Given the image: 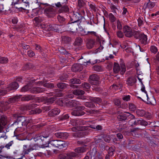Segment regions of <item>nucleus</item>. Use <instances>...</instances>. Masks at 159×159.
Returning a JSON list of instances; mask_svg holds the SVG:
<instances>
[{"instance_id":"obj_1","label":"nucleus","mask_w":159,"mask_h":159,"mask_svg":"<svg viewBox=\"0 0 159 159\" xmlns=\"http://www.w3.org/2000/svg\"><path fill=\"white\" fill-rule=\"evenodd\" d=\"M42 28L47 31H54L56 32H59L61 26L57 25H52L50 24H42L41 25Z\"/></svg>"},{"instance_id":"obj_2","label":"nucleus","mask_w":159,"mask_h":159,"mask_svg":"<svg viewBox=\"0 0 159 159\" xmlns=\"http://www.w3.org/2000/svg\"><path fill=\"white\" fill-rule=\"evenodd\" d=\"M129 117L131 119H134L135 116L129 112H127L118 111L117 118L118 120L120 121L125 120L127 117Z\"/></svg>"},{"instance_id":"obj_3","label":"nucleus","mask_w":159,"mask_h":159,"mask_svg":"<svg viewBox=\"0 0 159 159\" xmlns=\"http://www.w3.org/2000/svg\"><path fill=\"white\" fill-rule=\"evenodd\" d=\"M48 145L50 144L54 147L61 149L64 148H66L67 146V144L65 143L63 141H60L59 140H53L50 141H48Z\"/></svg>"},{"instance_id":"obj_4","label":"nucleus","mask_w":159,"mask_h":159,"mask_svg":"<svg viewBox=\"0 0 159 159\" xmlns=\"http://www.w3.org/2000/svg\"><path fill=\"white\" fill-rule=\"evenodd\" d=\"M123 32L125 35L127 37L130 38L136 34L137 32L133 30L129 26L126 25L123 28Z\"/></svg>"},{"instance_id":"obj_5","label":"nucleus","mask_w":159,"mask_h":159,"mask_svg":"<svg viewBox=\"0 0 159 159\" xmlns=\"http://www.w3.org/2000/svg\"><path fill=\"white\" fill-rule=\"evenodd\" d=\"M68 0H64L65 1L61 4L60 2H58L55 4V5L57 7H61L58 10V12L60 13L64 12H67L69 11V9L68 6L66 5L67 2Z\"/></svg>"},{"instance_id":"obj_6","label":"nucleus","mask_w":159,"mask_h":159,"mask_svg":"<svg viewBox=\"0 0 159 159\" xmlns=\"http://www.w3.org/2000/svg\"><path fill=\"white\" fill-rule=\"evenodd\" d=\"M120 68L119 65L115 63L114 64L113 72L115 73H117L120 70V74L123 75L126 71V67L125 65L123 63L120 64Z\"/></svg>"},{"instance_id":"obj_7","label":"nucleus","mask_w":159,"mask_h":159,"mask_svg":"<svg viewBox=\"0 0 159 159\" xmlns=\"http://www.w3.org/2000/svg\"><path fill=\"white\" fill-rule=\"evenodd\" d=\"M44 13L49 17H53L55 14V11L51 6L47 5L44 8Z\"/></svg>"},{"instance_id":"obj_8","label":"nucleus","mask_w":159,"mask_h":159,"mask_svg":"<svg viewBox=\"0 0 159 159\" xmlns=\"http://www.w3.org/2000/svg\"><path fill=\"white\" fill-rule=\"evenodd\" d=\"M85 107L83 106L77 107L76 109L71 112L72 115L75 116H80L84 115L85 113L82 111L84 109Z\"/></svg>"},{"instance_id":"obj_9","label":"nucleus","mask_w":159,"mask_h":159,"mask_svg":"<svg viewBox=\"0 0 159 159\" xmlns=\"http://www.w3.org/2000/svg\"><path fill=\"white\" fill-rule=\"evenodd\" d=\"M90 81L91 84L93 85H97L100 83V78L96 74H94L89 77Z\"/></svg>"},{"instance_id":"obj_10","label":"nucleus","mask_w":159,"mask_h":159,"mask_svg":"<svg viewBox=\"0 0 159 159\" xmlns=\"http://www.w3.org/2000/svg\"><path fill=\"white\" fill-rule=\"evenodd\" d=\"M82 17L77 12H73L70 17L71 20L74 22H76L81 19Z\"/></svg>"},{"instance_id":"obj_11","label":"nucleus","mask_w":159,"mask_h":159,"mask_svg":"<svg viewBox=\"0 0 159 159\" xmlns=\"http://www.w3.org/2000/svg\"><path fill=\"white\" fill-rule=\"evenodd\" d=\"M17 120L21 123L23 126H26L30 122L29 119L25 118L23 116H19L18 117Z\"/></svg>"},{"instance_id":"obj_12","label":"nucleus","mask_w":159,"mask_h":159,"mask_svg":"<svg viewBox=\"0 0 159 159\" xmlns=\"http://www.w3.org/2000/svg\"><path fill=\"white\" fill-rule=\"evenodd\" d=\"M75 23L72 21V22L69 23L67 25V26L69 28V29L73 32L76 31L79 26L78 24Z\"/></svg>"},{"instance_id":"obj_13","label":"nucleus","mask_w":159,"mask_h":159,"mask_svg":"<svg viewBox=\"0 0 159 159\" xmlns=\"http://www.w3.org/2000/svg\"><path fill=\"white\" fill-rule=\"evenodd\" d=\"M19 87L18 83L16 82L12 83L7 87V91H10L11 90L17 89Z\"/></svg>"},{"instance_id":"obj_14","label":"nucleus","mask_w":159,"mask_h":159,"mask_svg":"<svg viewBox=\"0 0 159 159\" xmlns=\"http://www.w3.org/2000/svg\"><path fill=\"white\" fill-rule=\"evenodd\" d=\"M139 39L140 42L143 44H146L147 43V37L146 35L142 34L139 35Z\"/></svg>"},{"instance_id":"obj_15","label":"nucleus","mask_w":159,"mask_h":159,"mask_svg":"<svg viewBox=\"0 0 159 159\" xmlns=\"http://www.w3.org/2000/svg\"><path fill=\"white\" fill-rule=\"evenodd\" d=\"M70 82L72 84L70 85V87L74 88H77L78 87L77 85H75L74 84H80L81 83L80 80L77 78L72 79L70 80Z\"/></svg>"},{"instance_id":"obj_16","label":"nucleus","mask_w":159,"mask_h":159,"mask_svg":"<svg viewBox=\"0 0 159 159\" xmlns=\"http://www.w3.org/2000/svg\"><path fill=\"white\" fill-rule=\"evenodd\" d=\"M82 69V66L79 64H75L73 65L71 68V70L74 72L80 71Z\"/></svg>"},{"instance_id":"obj_17","label":"nucleus","mask_w":159,"mask_h":159,"mask_svg":"<svg viewBox=\"0 0 159 159\" xmlns=\"http://www.w3.org/2000/svg\"><path fill=\"white\" fill-rule=\"evenodd\" d=\"M87 148H86V146H84L77 148L75 149V151L77 155L78 154L81 155V154L85 152Z\"/></svg>"},{"instance_id":"obj_18","label":"nucleus","mask_w":159,"mask_h":159,"mask_svg":"<svg viewBox=\"0 0 159 159\" xmlns=\"http://www.w3.org/2000/svg\"><path fill=\"white\" fill-rule=\"evenodd\" d=\"M45 90V89L44 88L36 87H33L30 90V91L32 93H37L43 92Z\"/></svg>"},{"instance_id":"obj_19","label":"nucleus","mask_w":159,"mask_h":159,"mask_svg":"<svg viewBox=\"0 0 159 159\" xmlns=\"http://www.w3.org/2000/svg\"><path fill=\"white\" fill-rule=\"evenodd\" d=\"M136 80L134 76L129 77L126 80V84L129 86L133 85L136 82Z\"/></svg>"},{"instance_id":"obj_20","label":"nucleus","mask_w":159,"mask_h":159,"mask_svg":"<svg viewBox=\"0 0 159 159\" xmlns=\"http://www.w3.org/2000/svg\"><path fill=\"white\" fill-rule=\"evenodd\" d=\"M90 128L89 126H80L73 127L72 128V130L73 131H84L89 129Z\"/></svg>"},{"instance_id":"obj_21","label":"nucleus","mask_w":159,"mask_h":159,"mask_svg":"<svg viewBox=\"0 0 159 159\" xmlns=\"http://www.w3.org/2000/svg\"><path fill=\"white\" fill-rule=\"evenodd\" d=\"M34 149L32 147H30L27 148V146L26 145H24L23 146V153L24 155L21 157H23L25 155L28 154L29 153L32 151Z\"/></svg>"},{"instance_id":"obj_22","label":"nucleus","mask_w":159,"mask_h":159,"mask_svg":"<svg viewBox=\"0 0 159 159\" xmlns=\"http://www.w3.org/2000/svg\"><path fill=\"white\" fill-rule=\"evenodd\" d=\"M155 6V3L154 2H151L149 1L148 3L144 4L143 7L145 9H152Z\"/></svg>"},{"instance_id":"obj_23","label":"nucleus","mask_w":159,"mask_h":159,"mask_svg":"<svg viewBox=\"0 0 159 159\" xmlns=\"http://www.w3.org/2000/svg\"><path fill=\"white\" fill-rule=\"evenodd\" d=\"M51 136L49 134L44 133L42 135H40L37 139V140H41L42 141L44 140V139H46L49 137H51Z\"/></svg>"},{"instance_id":"obj_24","label":"nucleus","mask_w":159,"mask_h":159,"mask_svg":"<svg viewBox=\"0 0 159 159\" xmlns=\"http://www.w3.org/2000/svg\"><path fill=\"white\" fill-rule=\"evenodd\" d=\"M68 103L71 107H76L80 104L79 101L75 100L69 101L68 102Z\"/></svg>"},{"instance_id":"obj_25","label":"nucleus","mask_w":159,"mask_h":159,"mask_svg":"<svg viewBox=\"0 0 159 159\" xmlns=\"http://www.w3.org/2000/svg\"><path fill=\"white\" fill-rule=\"evenodd\" d=\"M11 5L16 8L17 5H22V2H23V0H12Z\"/></svg>"},{"instance_id":"obj_26","label":"nucleus","mask_w":159,"mask_h":159,"mask_svg":"<svg viewBox=\"0 0 159 159\" xmlns=\"http://www.w3.org/2000/svg\"><path fill=\"white\" fill-rule=\"evenodd\" d=\"M82 43V39L81 38L78 37L76 38L74 44L75 46H79L81 45Z\"/></svg>"},{"instance_id":"obj_27","label":"nucleus","mask_w":159,"mask_h":159,"mask_svg":"<svg viewBox=\"0 0 159 159\" xmlns=\"http://www.w3.org/2000/svg\"><path fill=\"white\" fill-rule=\"evenodd\" d=\"M84 92L81 89H75L73 91V93L76 95H82L84 94Z\"/></svg>"},{"instance_id":"obj_28","label":"nucleus","mask_w":159,"mask_h":159,"mask_svg":"<svg viewBox=\"0 0 159 159\" xmlns=\"http://www.w3.org/2000/svg\"><path fill=\"white\" fill-rule=\"evenodd\" d=\"M89 99L92 102L100 104L102 102V99L99 98H92L90 97Z\"/></svg>"},{"instance_id":"obj_29","label":"nucleus","mask_w":159,"mask_h":159,"mask_svg":"<svg viewBox=\"0 0 159 159\" xmlns=\"http://www.w3.org/2000/svg\"><path fill=\"white\" fill-rule=\"evenodd\" d=\"M21 95L16 96L14 97L10 98L9 100V102L10 103H14L15 102L18 101L20 99Z\"/></svg>"},{"instance_id":"obj_30","label":"nucleus","mask_w":159,"mask_h":159,"mask_svg":"<svg viewBox=\"0 0 159 159\" xmlns=\"http://www.w3.org/2000/svg\"><path fill=\"white\" fill-rule=\"evenodd\" d=\"M94 41L93 40L90 39L87 43V47L88 49H91L94 47Z\"/></svg>"},{"instance_id":"obj_31","label":"nucleus","mask_w":159,"mask_h":159,"mask_svg":"<svg viewBox=\"0 0 159 159\" xmlns=\"http://www.w3.org/2000/svg\"><path fill=\"white\" fill-rule=\"evenodd\" d=\"M34 98V97L31 95H27L24 96L21 98L22 101H29Z\"/></svg>"},{"instance_id":"obj_32","label":"nucleus","mask_w":159,"mask_h":159,"mask_svg":"<svg viewBox=\"0 0 159 159\" xmlns=\"http://www.w3.org/2000/svg\"><path fill=\"white\" fill-rule=\"evenodd\" d=\"M137 114L139 116H143L146 115V112L144 110L138 109L136 111Z\"/></svg>"},{"instance_id":"obj_33","label":"nucleus","mask_w":159,"mask_h":159,"mask_svg":"<svg viewBox=\"0 0 159 159\" xmlns=\"http://www.w3.org/2000/svg\"><path fill=\"white\" fill-rule=\"evenodd\" d=\"M66 154V159H73V157L77 156V154L75 152H71L69 153H67Z\"/></svg>"},{"instance_id":"obj_34","label":"nucleus","mask_w":159,"mask_h":159,"mask_svg":"<svg viewBox=\"0 0 159 159\" xmlns=\"http://www.w3.org/2000/svg\"><path fill=\"white\" fill-rule=\"evenodd\" d=\"M7 123V118L3 115L1 116L0 118V123L3 125H5Z\"/></svg>"},{"instance_id":"obj_35","label":"nucleus","mask_w":159,"mask_h":159,"mask_svg":"<svg viewBox=\"0 0 159 159\" xmlns=\"http://www.w3.org/2000/svg\"><path fill=\"white\" fill-rule=\"evenodd\" d=\"M71 41V39L70 38L66 36L62 37V41L63 43H68Z\"/></svg>"},{"instance_id":"obj_36","label":"nucleus","mask_w":159,"mask_h":159,"mask_svg":"<svg viewBox=\"0 0 159 159\" xmlns=\"http://www.w3.org/2000/svg\"><path fill=\"white\" fill-rule=\"evenodd\" d=\"M51 112L52 114V115H56L60 113V110L58 108H54L52 110Z\"/></svg>"},{"instance_id":"obj_37","label":"nucleus","mask_w":159,"mask_h":159,"mask_svg":"<svg viewBox=\"0 0 159 159\" xmlns=\"http://www.w3.org/2000/svg\"><path fill=\"white\" fill-rule=\"evenodd\" d=\"M81 86L86 91H88L89 89L90 88V85L89 84L87 83H84L82 84Z\"/></svg>"},{"instance_id":"obj_38","label":"nucleus","mask_w":159,"mask_h":159,"mask_svg":"<svg viewBox=\"0 0 159 159\" xmlns=\"http://www.w3.org/2000/svg\"><path fill=\"white\" fill-rule=\"evenodd\" d=\"M22 4H26V6L24 7L25 10H28L29 8V0H23V2H22Z\"/></svg>"},{"instance_id":"obj_39","label":"nucleus","mask_w":159,"mask_h":159,"mask_svg":"<svg viewBox=\"0 0 159 159\" xmlns=\"http://www.w3.org/2000/svg\"><path fill=\"white\" fill-rule=\"evenodd\" d=\"M34 106V104H32L29 105H26L22 107V110L24 111L32 109V107Z\"/></svg>"},{"instance_id":"obj_40","label":"nucleus","mask_w":159,"mask_h":159,"mask_svg":"<svg viewBox=\"0 0 159 159\" xmlns=\"http://www.w3.org/2000/svg\"><path fill=\"white\" fill-rule=\"evenodd\" d=\"M150 50L151 52L154 54H156L158 51L157 47L154 45H152L150 47Z\"/></svg>"},{"instance_id":"obj_41","label":"nucleus","mask_w":159,"mask_h":159,"mask_svg":"<svg viewBox=\"0 0 159 159\" xmlns=\"http://www.w3.org/2000/svg\"><path fill=\"white\" fill-rule=\"evenodd\" d=\"M67 85L64 83H59L57 85V87L60 89H64L66 88Z\"/></svg>"},{"instance_id":"obj_42","label":"nucleus","mask_w":159,"mask_h":159,"mask_svg":"<svg viewBox=\"0 0 159 159\" xmlns=\"http://www.w3.org/2000/svg\"><path fill=\"white\" fill-rule=\"evenodd\" d=\"M55 98L53 97L47 98L45 100V102L48 104H52L55 101Z\"/></svg>"},{"instance_id":"obj_43","label":"nucleus","mask_w":159,"mask_h":159,"mask_svg":"<svg viewBox=\"0 0 159 159\" xmlns=\"http://www.w3.org/2000/svg\"><path fill=\"white\" fill-rule=\"evenodd\" d=\"M139 120H130L129 122V125L131 126L139 125Z\"/></svg>"},{"instance_id":"obj_44","label":"nucleus","mask_w":159,"mask_h":159,"mask_svg":"<svg viewBox=\"0 0 159 159\" xmlns=\"http://www.w3.org/2000/svg\"><path fill=\"white\" fill-rule=\"evenodd\" d=\"M129 110L132 111H135L136 109V107L132 103H129Z\"/></svg>"},{"instance_id":"obj_45","label":"nucleus","mask_w":159,"mask_h":159,"mask_svg":"<svg viewBox=\"0 0 159 159\" xmlns=\"http://www.w3.org/2000/svg\"><path fill=\"white\" fill-rule=\"evenodd\" d=\"M0 61L1 63H6L8 62V59L7 57H0Z\"/></svg>"},{"instance_id":"obj_46","label":"nucleus","mask_w":159,"mask_h":159,"mask_svg":"<svg viewBox=\"0 0 159 159\" xmlns=\"http://www.w3.org/2000/svg\"><path fill=\"white\" fill-rule=\"evenodd\" d=\"M30 87L29 85H26L23 87L21 89V91L22 92H25L28 91Z\"/></svg>"},{"instance_id":"obj_47","label":"nucleus","mask_w":159,"mask_h":159,"mask_svg":"<svg viewBox=\"0 0 159 159\" xmlns=\"http://www.w3.org/2000/svg\"><path fill=\"white\" fill-rule=\"evenodd\" d=\"M43 85L44 87L48 88H52L54 87V85L52 83H44L43 84Z\"/></svg>"},{"instance_id":"obj_48","label":"nucleus","mask_w":159,"mask_h":159,"mask_svg":"<svg viewBox=\"0 0 159 159\" xmlns=\"http://www.w3.org/2000/svg\"><path fill=\"white\" fill-rule=\"evenodd\" d=\"M85 3L83 0H79L78 1V7L80 8L84 5Z\"/></svg>"},{"instance_id":"obj_49","label":"nucleus","mask_w":159,"mask_h":159,"mask_svg":"<svg viewBox=\"0 0 159 159\" xmlns=\"http://www.w3.org/2000/svg\"><path fill=\"white\" fill-rule=\"evenodd\" d=\"M85 105L90 108H93L95 107V105L91 102H86L85 103Z\"/></svg>"},{"instance_id":"obj_50","label":"nucleus","mask_w":159,"mask_h":159,"mask_svg":"<svg viewBox=\"0 0 159 159\" xmlns=\"http://www.w3.org/2000/svg\"><path fill=\"white\" fill-rule=\"evenodd\" d=\"M41 110L39 108H36L34 110L31 111V113L32 114H39L41 113Z\"/></svg>"},{"instance_id":"obj_51","label":"nucleus","mask_w":159,"mask_h":159,"mask_svg":"<svg viewBox=\"0 0 159 159\" xmlns=\"http://www.w3.org/2000/svg\"><path fill=\"white\" fill-rule=\"evenodd\" d=\"M126 128V126L125 124H120L118 127L117 129L119 131H121L123 129Z\"/></svg>"},{"instance_id":"obj_52","label":"nucleus","mask_w":159,"mask_h":159,"mask_svg":"<svg viewBox=\"0 0 159 159\" xmlns=\"http://www.w3.org/2000/svg\"><path fill=\"white\" fill-rule=\"evenodd\" d=\"M122 15L123 16H126V15L128 13L127 9L125 7H123V8H122Z\"/></svg>"},{"instance_id":"obj_53","label":"nucleus","mask_w":159,"mask_h":159,"mask_svg":"<svg viewBox=\"0 0 159 159\" xmlns=\"http://www.w3.org/2000/svg\"><path fill=\"white\" fill-rule=\"evenodd\" d=\"M139 123L141 125L146 126L148 125V123L143 120H139Z\"/></svg>"},{"instance_id":"obj_54","label":"nucleus","mask_w":159,"mask_h":159,"mask_svg":"<svg viewBox=\"0 0 159 159\" xmlns=\"http://www.w3.org/2000/svg\"><path fill=\"white\" fill-rule=\"evenodd\" d=\"M109 16L111 22H113L115 21L116 18L112 13H111L109 14Z\"/></svg>"},{"instance_id":"obj_55","label":"nucleus","mask_w":159,"mask_h":159,"mask_svg":"<svg viewBox=\"0 0 159 159\" xmlns=\"http://www.w3.org/2000/svg\"><path fill=\"white\" fill-rule=\"evenodd\" d=\"M93 69L94 70L98 71H100L102 70L101 66L97 65L94 66Z\"/></svg>"},{"instance_id":"obj_56","label":"nucleus","mask_w":159,"mask_h":159,"mask_svg":"<svg viewBox=\"0 0 159 159\" xmlns=\"http://www.w3.org/2000/svg\"><path fill=\"white\" fill-rule=\"evenodd\" d=\"M57 18L58 21L61 23H62L65 20V19L63 16H61L60 15H58L57 17Z\"/></svg>"},{"instance_id":"obj_57","label":"nucleus","mask_w":159,"mask_h":159,"mask_svg":"<svg viewBox=\"0 0 159 159\" xmlns=\"http://www.w3.org/2000/svg\"><path fill=\"white\" fill-rule=\"evenodd\" d=\"M26 4H22V5H20L18 7H16V9H17L19 11H22V10H25V9L24 8L26 6Z\"/></svg>"},{"instance_id":"obj_58","label":"nucleus","mask_w":159,"mask_h":159,"mask_svg":"<svg viewBox=\"0 0 159 159\" xmlns=\"http://www.w3.org/2000/svg\"><path fill=\"white\" fill-rule=\"evenodd\" d=\"M117 28L119 30H121L122 29L121 23L119 20L117 21Z\"/></svg>"},{"instance_id":"obj_59","label":"nucleus","mask_w":159,"mask_h":159,"mask_svg":"<svg viewBox=\"0 0 159 159\" xmlns=\"http://www.w3.org/2000/svg\"><path fill=\"white\" fill-rule=\"evenodd\" d=\"M67 156L66 153L61 154L59 156V159H66V157Z\"/></svg>"},{"instance_id":"obj_60","label":"nucleus","mask_w":159,"mask_h":159,"mask_svg":"<svg viewBox=\"0 0 159 159\" xmlns=\"http://www.w3.org/2000/svg\"><path fill=\"white\" fill-rule=\"evenodd\" d=\"M61 138L63 139H66L68 136V134L66 133H62L61 134Z\"/></svg>"},{"instance_id":"obj_61","label":"nucleus","mask_w":159,"mask_h":159,"mask_svg":"<svg viewBox=\"0 0 159 159\" xmlns=\"http://www.w3.org/2000/svg\"><path fill=\"white\" fill-rule=\"evenodd\" d=\"M114 102L115 105L118 106L121 104V101L119 99H115L114 100Z\"/></svg>"},{"instance_id":"obj_62","label":"nucleus","mask_w":159,"mask_h":159,"mask_svg":"<svg viewBox=\"0 0 159 159\" xmlns=\"http://www.w3.org/2000/svg\"><path fill=\"white\" fill-rule=\"evenodd\" d=\"M123 100L125 101H128L130 100V96L129 95L124 96L122 98Z\"/></svg>"},{"instance_id":"obj_63","label":"nucleus","mask_w":159,"mask_h":159,"mask_svg":"<svg viewBox=\"0 0 159 159\" xmlns=\"http://www.w3.org/2000/svg\"><path fill=\"white\" fill-rule=\"evenodd\" d=\"M13 143V141H11L8 143L4 147L7 149H9L10 148V147L11 146Z\"/></svg>"},{"instance_id":"obj_64","label":"nucleus","mask_w":159,"mask_h":159,"mask_svg":"<svg viewBox=\"0 0 159 159\" xmlns=\"http://www.w3.org/2000/svg\"><path fill=\"white\" fill-rule=\"evenodd\" d=\"M104 140L107 142L109 143L111 140V138L109 135H106L103 137Z\"/></svg>"}]
</instances>
